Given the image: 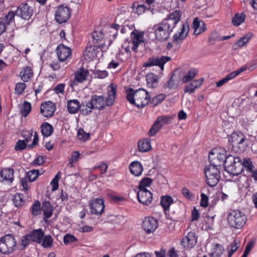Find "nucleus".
Returning <instances> with one entry per match:
<instances>
[{"label": "nucleus", "mask_w": 257, "mask_h": 257, "mask_svg": "<svg viewBox=\"0 0 257 257\" xmlns=\"http://www.w3.org/2000/svg\"><path fill=\"white\" fill-rule=\"evenodd\" d=\"M32 241L40 244L44 237V232L41 228L33 230L28 234Z\"/></svg>", "instance_id": "b1692460"}, {"label": "nucleus", "mask_w": 257, "mask_h": 257, "mask_svg": "<svg viewBox=\"0 0 257 257\" xmlns=\"http://www.w3.org/2000/svg\"><path fill=\"white\" fill-rule=\"evenodd\" d=\"M90 136L89 134L84 132L83 130L79 129L77 132L78 139L82 141L87 140Z\"/></svg>", "instance_id": "4d7b16f0"}, {"label": "nucleus", "mask_w": 257, "mask_h": 257, "mask_svg": "<svg viewBox=\"0 0 257 257\" xmlns=\"http://www.w3.org/2000/svg\"><path fill=\"white\" fill-rule=\"evenodd\" d=\"M173 203V198L169 195L161 197V204L165 210H169L170 205Z\"/></svg>", "instance_id": "ea45409f"}, {"label": "nucleus", "mask_w": 257, "mask_h": 257, "mask_svg": "<svg viewBox=\"0 0 257 257\" xmlns=\"http://www.w3.org/2000/svg\"><path fill=\"white\" fill-rule=\"evenodd\" d=\"M27 143L24 140H19L15 145V150L17 151L24 150L27 147Z\"/></svg>", "instance_id": "0e129e2a"}, {"label": "nucleus", "mask_w": 257, "mask_h": 257, "mask_svg": "<svg viewBox=\"0 0 257 257\" xmlns=\"http://www.w3.org/2000/svg\"><path fill=\"white\" fill-rule=\"evenodd\" d=\"M131 37L133 45L132 49L135 52H137L139 45L144 42V34L135 30L131 33Z\"/></svg>", "instance_id": "6ab92c4d"}, {"label": "nucleus", "mask_w": 257, "mask_h": 257, "mask_svg": "<svg viewBox=\"0 0 257 257\" xmlns=\"http://www.w3.org/2000/svg\"><path fill=\"white\" fill-rule=\"evenodd\" d=\"M227 221L231 227L239 229L242 228L247 221L245 214L238 209L231 210L227 212Z\"/></svg>", "instance_id": "20e7f679"}, {"label": "nucleus", "mask_w": 257, "mask_h": 257, "mask_svg": "<svg viewBox=\"0 0 257 257\" xmlns=\"http://www.w3.org/2000/svg\"><path fill=\"white\" fill-rule=\"evenodd\" d=\"M197 237L195 233L190 231L185 234L183 236L180 244L185 249H188L193 248L197 243Z\"/></svg>", "instance_id": "ddd939ff"}, {"label": "nucleus", "mask_w": 257, "mask_h": 257, "mask_svg": "<svg viewBox=\"0 0 257 257\" xmlns=\"http://www.w3.org/2000/svg\"><path fill=\"white\" fill-rule=\"evenodd\" d=\"M173 119L172 116H161L157 118L149 132L150 136H155L164 126L171 123Z\"/></svg>", "instance_id": "9d476101"}, {"label": "nucleus", "mask_w": 257, "mask_h": 257, "mask_svg": "<svg viewBox=\"0 0 257 257\" xmlns=\"http://www.w3.org/2000/svg\"><path fill=\"white\" fill-rule=\"evenodd\" d=\"M89 207L90 212L96 215H100L105 208L104 201L102 198H93L90 200Z\"/></svg>", "instance_id": "4468645a"}, {"label": "nucleus", "mask_w": 257, "mask_h": 257, "mask_svg": "<svg viewBox=\"0 0 257 257\" xmlns=\"http://www.w3.org/2000/svg\"><path fill=\"white\" fill-rule=\"evenodd\" d=\"M15 13L14 12H9L5 17V21L7 25H9L14 22Z\"/></svg>", "instance_id": "680f3d73"}, {"label": "nucleus", "mask_w": 257, "mask_h": 257, "mask_svg": "<svg viewBox=\"0 0 257 257\" xmlns=\"http://www.w3.org/2000/svg\"><path fill=\"white\" fill-rule=\"evenodd\" d=\"M31 110L32 106L31 103L25 101L21 107L20 113L23 116L27 117Z\"/></svg>", "instance_id": "a19ab883"}, {"label": "nucleus", "mask_w": 257, "mask_h": 257, "mask_svg": "<svg viewBox=\"0 0 257 257\" xmlns=\"http://www.w3.org/2000/svg\"><path fill=\"white\" fill-rule=\"evenodd\" d=\"M127 100L132 104L142 108L147 105L151 96L145 89L141 88L136 90L130 88L126 90Z\"/></svg>", "instance_id": "7ed1b4c3"}, {"label": "nucleus", "mask_w": 257, "mask_h": 257, "mask_svg": "<svg viewBox=\"0 0 257 257\" xmlns=\"http://www.w3.org/2000/svg\"><path fill=\"white\" fill-rule=\"evenodd\" d=\"M180 19V12L175 11L162 22L154 25L153 29L154 31L156 39L160 41L167 40Z\"/></svg>", "instance_id": "f257e3e1"}, {"label": "nucleus", "mask_w": 257, "mask_h": 257, "mask_svg": "<svg viewBox=\"0 0 257 257\" xmlns=\"http://www.w3.org/2000/svg\"><path fill=\"white\" fill-rule=\"evenodd\" d=\"M55 105L51 101L43 103L41 106L40 111L42 114L46 117L53 115L55 110Z\"/></svg>", "instance_id": "4be33fe9"}, {"label": "nucleus", "mask_w": 257, "mask_h": 257, "mask_svg": "<svg viewBox=\"0 0 257 257\" xmlns=\"http://www.w3.org/2000/svg\"><path fill=\"white\" fill-rule=\"evenodd\" d=\"M39 175L40 173L38 170H32L27 172V177L30 182L35 181Z\"/></svg>", "instance_id": "603ef678"}, {"label": "nucleus", "mask_w": 257, "mask_h": 257, "mask_svg": "<svg viewBox=\"0 0 257 257\" xmlns=\"http://www.w3.org/2000/svg\"><path fill=\"white\" fill-rule=\"evenodd\" d=\"M166 97L164 94H160L152 99V103L154 106L158 105L159 103L162 102Z\"/></svg>", "instance_id": "13d9d810"}, {"label": "nucleus", "mask_w": 257, "mask_h": 257, "mask_svg": "<svg viewBox=\"0 0 257 257\" xmlns=\"http://www.w3.org/2000/svg\"><path fill=\"white\" fill-rule=\"evenodd\" d=\"M179 77L174 74H172L169 80L165 84V86L170 89H176L179 86Z\"/></svg>", "instance_id": "f704fd0d"}, {"label": "nucleus", "mask_w": 257, "mask_h": 257, "mask_svg": "<svg viewBox=\"0 0 257 257\" xmlns=\"http://www.w3.org/2000/svg\"><path fill=\"white\" fill-rule=\"evenodd\" d=\"M171 60V58L168 56H162L159 57H152L148 59L143 65L144 67H151L153 66H159L161 70H164V65Z\"/></svg>", "instance_id": "f8f14e48"}, {"label": "nucleus", "mask_w": 257, "mask_h": 257, "mask_svg": "<svg viewBox=\"0 0 257 257\" xmlns=\"http://www.w3.org/2000/svg\"><path fill=\"white\" fill-rule=\"evenodd\" d=\"M246 18V15L244 13H237L232 19V24L234 26H238L242 24Z\"/></svg>", "instance_id": "58836bf2"}, {"label": "nucleus", "mask_w": 257, "mask_h": 257, "mask_svg": "<svg viewBox=\"0 0 257 257\" xmlns=\"http://www.w3.org/2000/svg\"><path fill=\"white\" fill-rule=\"evenodd\" d=\"M198 71L195 69L193 68L189 70L186 74L183 77L182 81L184 83H187L193 80V78L197 75Z\"/></svg>", "instance_id": "e433bc0d"}, {"label": "nucleus", "mask_w": 257, "mask_h": 257, "mask_svg": "<svg viewBox=\"0 0 257 257\" xmlns=\"http://www.w3.org/2000/svg\"><path fill=\"white\" fill-rule=\"evenodd\" d=\"M241 164L243 168H245L247 172H251L253 170L254 166L249 158H244L243 160H241Z\"/></svg>", "instance_id": "c03bdc74"}, {"label": "nucleus", "mask_w": 257, "mask_h": 257, "mask_svg": "<svg viewBox=\"0 0 257 257\" xmlns=\"http://www.w3.org/2000/svg\"><path fill=\"white\" fill-rule=\"evenodd\" d=\"M33 130H24L22 132V136L24 139V140L27 143H29L32 139L33 136V140L32 143L28 145V148L30 149L36 147L39 141V138L37 132H34L33 135Z\"/></svg>", "instance_id": "dca6fc26"}, {"label": "nucleus", "mask_w": 257, "mask_h": 257, "mask_svg": "<svg viewBox=\"0 0 257 257\" xmlns=\"http://www.w3.org/2000/svg\"><path fill=\"white\" fill-rule=\"evenodd\" d=\"M26 88V85L24 82H19L16 84L15 87V93L18 95L23 94Z\"/></svg>", "instance_id": "8fccbe9b"}, {"label": "nucleus", "mask_w": 257, "mask_h": 257, "mask_svg": "<svg viewBox=\"0 0 257 257\" xmlns=\"http://www.w3.org/2000/svg\"><path fill=\"white\" fill-rule=\"evenodd\" d=\"M204 172L207 184L210 187L216 186L220 178L218 167L210 163L205 168Z\"/></svg>", "instance_id": "6e6552de"}, {"label": "nucleus", "mask_w": 257, "mask_h": 257, "mask_svg": "<svg viewBox=\"0 0 257 257\" xmlns=\"http://www.w3.org/2000/svg\"><path fill=\"white\" fill-rule=\"evenodd\" d=\"M92 108L90 107V105H89V102H86L85 104L83 102L82 104H80V107L79 110L81 111V112L84 115H88L90 114L92 112Z\"/></svg>", "instance_id": "49530a36"}, {"label": "nucleus", "mask_w": 257, "mask_h": 257, "mask_svg": "<svg viewBox=\"0 0 257 257\" xmlns=\"http://www.w3.org/2000/svg\"><path fill=\"white\" fill-rule=\"evenodd\" d=\"M94 77L99 79H104L108 76V73L106 70L96 69L93 72Z\"/></svg>", "instance_id": "3c124183"}, {"label": "nucleus", "mask_w": 257, "mask_h": 257, "mask_svg": "<svg viewBox=\"0 0 257 257\" xmlns=\"http://www.w3.org/2000/svg\"><path fill=\"white\" fill-rule=\"evenodd\" d=\"M41 204L38 201H35L31 207V213L33 215L37 216L41 212Z\"/></svg>", "instance_id": "09e8293b"}, {"label": "nucleus", "mask_w": 257, "mask_h": 257, "mask_svg": "<svg viewBox=\"0 0 257 257\" xmlns=\"http://www.w3.org/2000/svg\"><path fill=\"white\" fill-rule=\"evenodd\" d=\"M120 26L119 24H115L111 25L109 27V30L108 31L109 33V37H113V39L116 38L117 34V30L119 29Z\"/></svg>", "instance_id": "5fc2aeb1"}, {"label": "nucleus", "mask_w": 257, "mask_h": 257, "mask_svg": "<svg viewBox=\"0 0 257 257\" xmlns=\"http://www.w3.org/2000/svg\"><path fill=\"white\" fill-rule=\"evenodd\" d=\"M137 198L139 202L143 205H148L153 199L152 193L148 190H139L137 194Z\"/></svg>", "instance_id": "aec40b11"}, {"label": "nucleus", "mask_w": 257, "mask_h": 257, "mask_svg": "<svg viewBox=\"0 0 257 257\" xmlns=\"http://www.w3.org/2000/svg\"><path fill=\"white\" fill-rule=\"evenodd\" d=\"M241 164V159L240 157L228 155L226 163L224 165L225 170L231 175L237 176L243 171Z\"/></svg>", "instance_id": "423d86ee"}, {"label": "nucleus", "mask_w": 257, "mask_h": 257, "mask_svg": "<svg viewBox=\"0 0 257 257\" xmlns=\"http://www.w3.org/2000/svg\"><path fill=\"white\" fill-rule=\"evenodd\" d=\"M32 241L29 237V234H27L23 236L20 240V244L21 246V249H23L28 246L30 242Z\"/></svg>", "instance_id": "6e6d98bb"}, {"label": "nucleus", "mask_w": 257, "mask_h": 257, "mask_svg": "<svg viewBox=\"0 0 257 257\" xmlns=\"http://www.w3.org/2000/svg\"><path fill=\"white\" fill-rule=\"evenodd\" d=\"M33 76V71L29 66L24 68L20 73V77L24 82H28Z\"/></svg>", "instance_id": "2f4dec72"}, {"label": "nucleus", "mask_w": 257, "mask_h": 257, "mask_svg": "<svg viewBox=\"0 0 257 257\" xmlns=\"http://www.w3.org/2000/svg\"><path fill=\"white\" fill-rule=\"evenodd\" d=\"M129 168L131 174L135 176H140L143 171V166L139 161L132 162L130 165Z\"/></svg>", "instance_id": "bb28decb"}, {"label": "nucleus", "mask_w": 257, "mask_h": 257, "mask_svg": "<svg viewBox=\"0 0 257 257\" xmlns=\"http://www.w3.org/2000/svg\"><path fill=\"white\" fill-rule=\"evenodd\" d=\"M189 25L188 23L182 24L177 32L173 36V42L176 44L181 43L189 33Z\"/></svg>", "instance_id": "2eb2a0df"}, {"label": "nucleus", "mask_w": 257, "mask_h": 257, "mask_svg": "<svg viewBox=\"0 0 257 257\" xmlns=\"http://www.w3.org/2000/svg\"><path fill=\"white\" fill-rule=\"evenodd\" d=\"M138 146L139 151L142 152H148L152 148L150 140L147 139L140 140L138 142Z\"/></svg>", "instance_id": "473e14b6"}, {"label": "nucleus", "mask_w": 257, "mask_h": 257, "mask_svg": "<svg viewBox=\"0 0 257 257\" xmlns=\"http://www.w3.org/2000/svg\"><path fill=\"white\" fill-rule=\"evenodd\" d=\"M17 12L22 18L28 20L33 15V10L28 4H22L19 7Z\"/></svg>", "instance_id": "412c9836"}, {"label": "nucleus", "mask_w": 257, "mask_h": 257, "mask_svg": "<svg viewBox=\"0 0 257 257\" xmlns=\"http://www.w3.org/2000/svg\"><path fill=\"white\" fill-rule=\"evenodd\" d=\"M232 79V78L230 77L229 74H228L224 78L221 79L219 81L216 82V86L218 87H219L227 82L230 80Z\"/></svg>", "instance_id": "774afa93"}, {"label": "nucleus", "mask_w": 257, "mask_h": 257, "mask_svg": "<svg viewBox=\"0 0 257 257\" xmlns=\"http://www.w3.org/2000/svg\"><path fill=\"white\" fill-rule=\"evenodd\" d=\"M89 74L87 69L83 67L79 68L74 73V80L72 82V85H77L78 83H82L85 80Z\"/></svg>", "instance_id": "5701e85b"}, {"label": "nucleus", "mask_w": 257, "mask_h": 257, "mask_svg": "<svg viewBox=\"0 0 257 257\" xmlns=\"http://www.w3.org/2000/svg\"><path fill=\"white\" fill-rule=\"evenodd\" d=\"M224 251L222 245L219 243H214L212 245L211 252L209 253L210 257H222Z\"/></svg>", "instance_id": "c85d7f7f"}, {"label": "nucleus", "mask_w": 257, "mask_h": 257, "mask_svg": "<svg viewBox=\"0 0 257 257\" xmlns=\"http://www.w3.org/2000/svg\"><path fill=\"white\" fill-rule=\"evenodd\" d=\"M17 240L12 234H7L0 237V252L4 255L13 253L17 249Z\"/></svg>", "instance_id": "39448f33"}, {"label": "nucleus", "mask_w": 257, "mask_h": 257, "mask_svg": "<svg viewBox=\"0 0 257 257\" xmlns=\"http://www.w3.org/2000/svg\"><path fill=\"white\" fill-rule=\"evenodd\" d=\"M200 205L203 207H206L208 205V197L204 193L201 194Z\"/></svg>", "instance_id": "338daca9"}, {"label": "nucleus", "mask_w": 257, "mask_h": 257, "mask_svg": "<svg viewBox=\"0 0 257 257\" xmlns=\"http://www.w3.org/2000/svg\"><path fill=\"white\" fill-rule=\"evenodd\" d=\"M41 132L45 137H49L53 132V127L48 122H44L41 125Z\"/></svg>", "instance_id": "c9c22d12"}, {"label": "nucleus", "mask_w": 257, "mask_h": 257, "mask_svg": "<svg viewBox=\"0 0 257 257\" xmlns=\"http://www.w3.org/2000/svg\"><path fill=\"white\" fill-rule=\"evenodd\" d=\"M77 238L73 235L67 234L64 236L63 242L65 244L77 241Z\"/></svg>", "instance_id": "e2e57ef3"}, {"label": "nucleus", "mask_w": 257, "mask_h": 257, "mask_svg": "<svg viewBox=\"0 0 257 257\" xmlns=\"http://www.w3.org/2000/svg\"><path fill=\"white\" fill-rule=\"evenodd\" d=\"M80 154L78 151H73L72 152L71 157L69 159V163L70 167H73V164L75 163L79 159Z\"/></svg>", "instance_id": "864d4df0"}, {"label": "nucleus", "mask_w": 257, "mask_h": 257, "mask_svg": "<svg viewBox=\"0 0 257 257\" xmlns=\"http://www.w3.org/2000/svg\"><path fill=\"white\" fill-rule=\"evenodd\" d=\"M53 239L50 235H44L42 239L41 245L44 248H50L53 245Z\"/></svg>", "instance_id": "37998d69"}, {"label": "nucleus", "mask_w": 257, "mask_h": 257, "mask_svg": "<svg viewBox=\"0 0 257 257\" xmlns=\"http://www.w3.org/2000/svg\"><path fill=\"white\" fill-rule=\"evenodd\" d=\"M116 93V86L111 84L108 87V97L105 99L103 95H93L91 96L89 102V105L93 109L102 110L105 108V105L111 106L115 99Z\"/></svg>", "instance_id": "f03ea898"}, {"label": "nucleus", "mask_w": 257, "mask_h": 257, "mask_svg": "<svg viewBox=\"0 0 257 257\" xmlns=\"http://www.w3.org/2000/svg\"><path fill=\"white\" fill-rule=\"evenodd\" d=\"M41 210L43 212L44 219L46 221L52 215L53 207L50 202L45 201L42 203Z\"/></svg>", "instance_id": "cd10ccee"}, {"label": "nucleus", "mask_w": 257, "mask_h": 257, "mask_svg": "<svg viewBox=\"0 0 257 257\" xmlns=\"http://www.w3.org/2000/svg\"><path fill=\"white\" fill-rule=\"evenodd\" d=\"M228 155L226 151L222 147L213 149L209 154L208 159L210 164L220 167L221 164H225Z\"/></svg>", "instance_id": "0eeeda50"}, {"label": "nucleus", "mask_w": 257, "mask_h": 257, "mask_svg": "<svg viewBox=\"0 0 257 257\" xmlns=\"http://www.w3.org/2000/svg\"><path fill=\"white\" fill-rule=\"evenodd\" d=\"M98 52L97 48L95 46H88L84 52V58L89 61L92 60L96 58Z\"/></svg>", "instance_id": "a878e982"}, {"label": "nucleus", "mask_w": 257, "mask_h": 257, "mask_svg": "<svg viewBox=\"0 0 257 257\" xmlns=\"http://www.w3.org/2000/svg\"><path fill=\"white\" fill-rule=\"evenodd\" d=\"M46 160V158L44 156H39L36 158L32 162V165L34 166H38L43 164Z\"/></svg>", "instance_id": "69168bd1"}, {"label": "nucleus", "mask_w": 257, "mask_h": 257, "mask_svg": "<svg viewBox=\"0 0 257 257\" xmlns=\"http://www.w3.org/2000/svg\"><path fill=\"white\" fill-rule=\"evenodd\" d=\"M192 28L194 29V34L198 35L206 30L205 24L203 21L198 18L194 19L193 22Z\"/></svg>", "instance_id": "393cba45"}, {"label": "nucleus", "mask_w": 257, "mask_h": 257, "mask_svg": "<svg viewBox=\"0 0 257 257\" xmlns=\"http://www.w3.org/2000/svg\"><path fill=\"white\" fill-rule=\"evenodd\" d=\"M252 37V34L248 33L244 35L243 37H241L240 39H239L233 45V47L235 49H237V47H242L245 44H247L251 38Z\"/></svg>", "instance_id": "4c0bfd02"}, {"label": "nucleus", "mask_w": 257, "mask_h": 257, "mask_svg": "<svg viewBox=\"0 0 257 257\" xmlns=\"http://www.w3.org/2000/svg\"><path fill=\"white\" fill-rule=\"evenodd\" d=\"M57 54L59 60L61 61H67L71 56V49L64 44H60L57 48Z\"/></svg>", "instance_id": "a211bd4d"}, {"label": "nucleus", "mask_w": 257, "mask_h": 257, "mask_svg": "<svg viewBox=\"0 0 257 257\" xmlns=\"http://www.w3.org/2000/svg\"><path fill=\"white\" fill-rule=\"evenodd\" d=\"M71 15L70 9L63 5L59 6L55 11V20L58 23L61 24L65 23L70 18Z\"/></svg>", "instance_id": "9b49d317"}, {"label": "nucleus", "mask_w": 257, "mask_h": 257, "mask_svg": "<svg viewBox=\"0 0 257 257\" xmlns=\"http://www.w3.org/2000/svg\"><path fill=\"white\" fill-rule=\"evenodd\" d=\"M152 183V180L149 177H146L143 178L140 182L138 186V189H144L147 190L146 187H149Z\"/></svg>", "instance_id": "a18cd8bd"}, {"label": "nucleus", "mask_w": 257, "mask_h": 257, "mask_svg": "<svg viewBox=\"0 0 257 257\" xmlns=\"http://www.w3.org/2000/svg\"><path fill=\"white\" fill-rule=\"evenodd\" d=\"M233 147H238V152H242L247 146V141L244 136L240 132L233 133L228 139Z\"/></svg>", "instance_id": "1a4fd4ad"}, {"label": "nucleus", "mask_w": 257, "mask_h": 257, "mask_svg": "<svg viewBox=\"0 0 257 257\" xmlns=\"http://www.w3.org/2000/svg\"><path fill=\"white\" fill-rule=\"evenodd\" d=\"M239 244L234 242L231 244L228 247V257H231L233 253L238 248Z\"/></svg>", "instance_id": "bf43d9fd"}, {"label": "nucleus", "mask_w": 257, "mask_h": 257, "mask_svg": "<svg viewBox=\"0 0 257 257\" xmlns=\"http://www.w3.org/2000/svg\"><path fill=\"white\" fill-rule=\"evenodd\" d=\"M13 176L14 171L12 169H4L0 172V177L2 181H6L11 183L13 181Z\"/></svg>", "instance_id": "c756f323"}, {"label": "nucleus", "mask_w": 257, "mask_h": 257, "mask_svg": "<svg viewBox=\"0 0 257 257\" xmlns=\"http://www.w3.org/2000/svg\"><path fill=\"white\" fill-rule=\"evenodd\" d=\"M91 36L93 42L94 43H98L103 39L104 34L101 31H94L92 33Z\"/></svg>", "instance_id": "de8ad7c7"}, {"label": "nucleus", "mask_w": 257, "mask_h": 257, "mask_svg": "<svg viewBox=\"0 0 257 257\" xmlns=\"http://www.w3.org/2000/svg\"><path fill=\"white\" fill-rule=\"evenodd\" d=\"M80 102L77 99H71L67 102L68 112L71 114L76 113L80 107Z\"/></svg>", "instance_id": "7c9ffc66"}, {"label": "nucleus", "mask_w": 257, "mask_h": 257, "mask_svg": "<svg viewBox=\"0 0 257 257\" xmlns=\"http://www.w3.org/2000/svg\"><path fill=\"white\" fill-rule=\"evenodd\" d=\"M181 193L182 195L187 199L191 200L194 199V196L192 193H191L188 188L186 187H183L182 189Z\"/></svg>", "instance_id": "052dcab7"}, {"label": "nucleus", "mask_w": 257, "mask_h": 257, "mask_svg": "<svg viewBox=\"0 0 257 257\" xmlns=\"http://www.w3.org/2000/svg\"><path fill=\"white\" fill-rule=\"evenodd\" d=\"M146 80L148 86L153 88L157 86L158 77L154 73H150L146 75Z\"/></svg>", "instance_id": "72a5a7b5"}, {"label": "nucleus", "mask_w": 257, "mask_h": 257, "mask_svg": "<svg viewBox=\"0 0 257 257\" xmlns=\"http://www.w3.org/2000/svg\"><path fill=\"white\" fill-rule=\"evenodd\" d=\"M157 219L152 217H146L143 222V228L146 233L149 234L155 231L158 227Z\"/></svg>", "instance_id": "f3484780"}, {"label": "nucleus", "mask_w": 257, "mask_h": 257, "mask_svg": "<svg viewBox=\"0 0 257 257\" xmlns=\"http://www.w3.org/2000/svg\"><path fill=\"white\" fill-rule=\"evenodd\" d=\"M12 200L15 206L18 207L22 206L25 203L23 195L20 193L15 194L13 196Z\"/></svg>", "instance_id": "79ce46f5"}]
</instances>
